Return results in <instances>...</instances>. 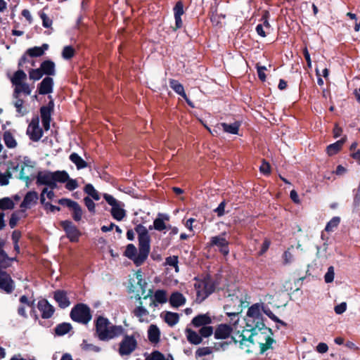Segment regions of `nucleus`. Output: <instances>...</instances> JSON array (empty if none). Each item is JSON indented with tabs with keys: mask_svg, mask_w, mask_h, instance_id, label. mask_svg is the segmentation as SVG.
<instances>
[{
	"mask_svg": "<svg viewBox=\"0 0 360 360\" xmlns=\"http://www.w3.org/2000/svg\"><path fill=\"white\" fill-rule=\"evenodd\" d=\"M250 330L243 331L241 334H237L231 338L235 343H238L239 347L242 349H245L247 352H251V347L256 343L260 347V351L264 353L271 347L274 339L269 335H264L262 333L258 334L255 331L250 333Z\"/></svg>",
	"mask_w": 360,
	"mask_h": 360,
	"instance_id": "f257e3e1",
	"label": "nucleus"
},
{
	"mask_svg": "<svg viewBox=\"0 0 360 360\" xmlns=\"http://www.w3.org/2000/svg\"><path fill=\"white\" fill-rule=\"evenodd\" d=\"M96 335L101 341L116 338L124 333L122 326L112 324L107 318L99 316L95 320Z\"/></svg>",
	"mask_w": 360,
	"mask_h": 360,
	"instance_id": "f03ea898",
	"label": "nucleus"
},
{
	"mask_svg": "<svg viewBox=\"0 0 360 360\" xmlns=\"http://www.w3.org/2000/svg\"><path fill=\"white\" fill-rule=\"evenodd\" d=\"M135 231L138 234L139 253L132 259L136 266L141 265L148 257L150 249V237L148 229L142 224L135 227Z\"/></svg>",
	"mask_w": 360,
	"mask_h": 360,
	"instance_id": "7ed1b4c3",
	"label": "nucleus"
},
{
	"mask_svg": "<svg viewBox=\"0 0 360 360\" xmlns=\"http://www.w3.org/2000/svg\"><path fill=\"white\" fill-rule=\"evenodd\" d=\"M26 79L27 75L22 69L13 73L11 78V82L13 86V98L20 97L21 94L25 96L31 94L34 87L25 82Z\"/></svg>",
	"mask_w": 360,
	"mask_h": 360,
	"instance_id": "20e7f679",
	"label": "nucleus"
},
{
	"mask_svg": "<svg viewBox=\"0 0 360 360\" xmlns=\"http://www.w3.org/2000/svg\"><path fill=\"white\" fill-rule=\"evenodd\" d=\"M245 321L247 327L252 331H255L257 329L261 330L265 328L259 304H254L249 307Z\"/></svg>",
	"mask_w": 360,
	"mask_h": 360,
	"instance_id": "39448f33",
	"label": "nucleus"
},
{
	"mask_svg": "<svg viewBox=\"0 0 360 360\" xmlns=\"http://www.w3.org/2000/svg\"><path fill=\"white\" fill-rule=\"evenodd\" d=\"M35 165V161L32 160L27 156H25L19 160V162L15 166L13 167V169L20 170L19 178L29 183L34 175Z\"/></svg>",
	"mask_w": 360,
	"mask_h": 360,
	"instance_id": "423d86ee",
	"label": "nucleus"
},
{
	"mask_svg": "<svg viewBox=\"0 0 360 360\" xmlns=\"http://www.w3.org/2000/svg\"><path fill=\"white\" fill-rule=\"evenodd\" d=\"M36 178V184L38 186H47L52 180H58L59 183H65L68 178V174L65 171H44L39 172Z\"/></svg>",
	"mask_w": 360,
	"mask_h": 360,
	"instance_id": "0eeeda50",
	"label": "nucleus"
},
{
	"mask_svg": "<svg viewBox=\"0 0 360 360\" xmlns=\"http://www.w3.org/2000/svg\"><path fill=\"white\" fill-rule=\"evenodd\" d=\"M70 317L74 321L86 325L92 318L91 309L85 304H77L72 309Z\"/></svg>",
	"mask_w": 360,
	"mask_h": 360,
	"instance_id": "6e6552de",
	"label": "nucleus"
},
{
	"mask_svg": "<svg viewBox=\"0 0 360 360\" xmlns=\"http://www.w3.org/2000/svg\"><path fill=\"white\" fill-rule=\"evenodd\" d=\"M103 197L112 207L110 210L112 217L117 221H122L126 217V210L124 209V204L108 193H103Z\"/></svg>",
	"mask_w": 360,
	"mask_h": 360,
	"instance_id": "1a4fd4ad",
	"label": "nucleus"
},
{
	"mask_svg": "<svg viewBox=\"0 0 360 360\" xmlns=\"http://www.w3.org/2000/svg\"><path fill=\"white\" fill-rule=\"evenodd\" d=\"M137 345L134 335H124L119 343L118 353L121 356H128L136 349Z\"/></svg>",
	"mask_w": 360,
	"mask_h": 360,
	"instance_id": "9d476101",
	"label": "nucleus"
},
{
	"mask_svg": "<svg viewBox=\"0 0 360 360\" xmlns=\"http://www.w3.org/2000/svg\"><path fill=\"white\" fill-rule=\"evenodd\" d=\"M215 286L211 279L206 278L198 281L195 284V289L196 290L197 300L199 302L203 301L214 290Z\"/></svg>",
	"mask_w": 360,
	"mask_h": 360,
	"instance_id": "9b49d317",
	"label": "nucleus"
},
{
	"mask_svg": "<svg viewBox=\"0 0 360 360\" xmlns=\"http://www.w3.org/2000/svg\"><path fill=\"white\" fill-rule=\"evenodd\" d=\"M48 49L49 45L47 44H43L41 46H34L28 49L19 60L18 67H22L23 64L27 60V56L32 58L40 57L44 54Z\"/></svg>",
	"mask_w": 360,
	"mask_h": 360,
	"instance_id": "f8f14e48",
	"label": "nucleus"
},
{
	"mask_svg": "<svg viewBox=\"0 0 360 360\" xmlns=\"http://www.w3.org/2000/svg\"><path fill=\"white\" fill-rule=\"evenodd\" d=\"M225 233L221 235L213 236L210 238V246H216L219 252L224 256H226L229 253V242L225 238Z\"/></svg>",
	"mask_w": 360,
	"mask_h": 360,
	"instance_id": "ddd939ff",
	"label": "nucleus"
},
{
	"mask_svg": "<svg viewBox=\"0 0 360 360\" xmlns=\"http://www.w3.org/2000/svg\"><path fill=\"white\" fill-rule=\"evenodd\" d=\"M60 224L69 240L71 242H77L81 233L76 226L68 220L61 221Z\"/></svg>",
	"mask_w": 360,
	"mask_h": 360,
	"instance_id": "4468645a",
	"label": "nucleus"
},
{
	"mask_svg": "<svg viewBox=\"0 0 360 360\" xmlns=\"http://www.w3.org/2000/svg\"><path fill=\"white\" fill-rule=\"evenodd\" d=\"M27 134L33 141H38L43 136V131L39 126V118H33L27 129Z\"/></svg>",
	"mask_w": 360,
	"mask_h": 360,
	"instance_id": "2eb2a0df",
	"label": "nucleus"
},
{
	"mask_svg": "<svg viewBox=\"0 0 360 360\" xmlns=\"http://www.w3.org/2000/svg\"><path fill=\"white\" fill-rule=\"evenodd\" d=\"M39 195L34 191H28L22 201L20 207L21 212H25L27 209H30L37 204Z\"/></svg>",
	"mask_w": 360,
	"mask_h": 360,
	"instance_id": "dca6fc26",
	"label": "nucleus"
},
{
	"mask_svg": "<svg viewBox=\"0 0 360 360\" xmlns=\"http://www.w3.org/2000/svg\"><path fill=\"white\" fill-rule=\"evenodd\" d=\"M53 109V102L51 101L47 105L41 107L40 115L42 125L46 131L50 129V122L51 120V112Z\"/></svg>",
	"mask_w": 360,
	"mask_h": 360,
	"instance_id": "f3484780",
	"label": "nucleus"
},
{
	"mask_svg": "<svg viewBox=\"0 0 360 360\" xmlns=\"http://www.w3.org/2000/svg\"><path fill=\"white\" fill-rule=\"evenodd\" d=\"M15 289V283L11 276L5 271H0V290L12 293Z\"/></svg>",
	"mask_w": 360,
	"mask_h": 360,
	"instance_id": "a211bd4d",
	"label": "nucleus"
},
{
	"mask_svg": "<svg viewBox=\"0 0 360 360\" xmlns=\"http://www.w3.org/2000/svg\"><path fill=\"white\" fill-rule=\"evenodd\" d=\"M169 216L164 213H158V217L153 221V225L149 226V229H153L158 231H162L167 230L168 225L166 224L167 221H169Z\"/></svg>",
	"mask_w": 360,
	"mask_h": 360,
	"instance_id": "6ab92c4d",
	"label": "nucleus"
},
{
	"mask_svg": "<svg viewBox=\"0 0 360 360\" xmlns=\"http://www.w3.org/2000/svg\"><path fill=\"white\" fill-rule=\"evenodd\" d=\"M37 308L41 313L42 319H47L51 318L55 309L46 300H41L37 303Z\"/></svg>",
	"mask_w": 360,
	"mask_h": 360,
	"instance_id": "aec40b11",
	"label": "nucleus"
},
{
	"mask_svg": "<svg viewBox=\"0 0 360 360\" xmlns=\"http://www.w3.org/2000/svg\"><path fill=\"white\" fill-rule=\"evenodd\" d=\"M53 79L51 77H44L37 86V92L40 95H46L53 92Z\"/></svg>",
	"mask_w": 360,
	"mask_h": 360,
	"instance_id": "412c9836",
	"label": "nucleus"
},
{
	"mask_svg": "<svg viewBox=\"0 0 360 360\" xmlns=\"http://www.w3.org/2000/svg\"><path fill=\"white\" fill-rule=\"evenodd\" d=\"M233 331V328L228 324L221 323L217 326L214 332V336L215 339L222 340L228 338Z\"/></svg>",
	"mask_w": 360,
	"mask_h": 360,
	"instance_id": "4be33fe9",
	"label": "nucleus"
},
{
	"mask_svg": "<svg viewBox=\"0 0 360 360\" xmlns=\"http://www.w3.org/2000/svg\"><path fill=\"white\" fill-rule=\"evenodd\" d=\"M174 15L175 19V25L176 29L182 27L183 22L181 20V15L184 13V4L182 1H179L176 3L174 8Z\"/></svg>",
	"mask_w": 360,
	"mask_h": 360,
	"instance_id": "5701e85b",
	"label": "nucleus"
},
{
	"mask_svg": "<svg viewBox=\"0 0 360 360\" xmlns=\"http://www.w3.org/2000/svg\"><path fill=\"white\" fill-rule=\"evenodd\" d=\"M240 126V124L238 122H234L231 124L221 122L217 124V128L222 129L224 132L228 134H238Z\"/></svg>",
	"mask_w": 360,
	"mask_h": 360,
	"instance_id": "b1692460",
	"label": "nucleus"
},
{
	"mask_svg": "<svg viewBox=\"0 0 360 360\" xmlns=\"http://www.w3.org/2000/svg\"><path fill=\"white\" fill-rule=\"evenodd\" d=\"M39 68L44 75H46L47 77H49L54 76L56 75V65L51 60H46L43 61Z\"/></svg>",
	"mask_w": 360,
	"mask_h": 360,
	"instance_id": "393cba45",
	"label": "nucleus"
},
{
	"mask_svg": "<svg viewBox=\"0 0 360 360\" xmlns=\"http://www.w3.org/2000/svg\"><path fill=\"white\" fill-rule=\"evenodd\" d=\"M191 323L195 327H203L210 325L212 319L207 314H199L192 319Z\"/></svg>",
	"mask_w": 360,
	"mask_h": 360,
	"instance_id": "a878e982",
	"label": "nucleus"
},
{
	"mask_svg": "<svg viewBox=\"0 0 360 360\" xmlns=\"http://www.w3.org/2000/svg\"><path fill=\"white\" fill-rule=\"evenodd\" d=\"M54 299L60 308L65 309L70 304V302L65 291L58 290L54 293Z\"/></svg>",
	"mask_w": 360,
	"mask_h": 360,
	"instance_id": "bb28decb",
	"label": "nucleus"
},
{
	"mask_svg": "<svg viewBox=\"0 0 360 360\" xmlns=\"http://www.w3.org/2000/svg\"><path fill=\"white\" fill-rule=\"evenodd\" d=\"M169 86L176 94L181 96L186 101L189 105L192 106L191 101L186 96V94L184 91V88L181 84H180L177 80L170 79Z\"/></svg>",
	"mask_w": 360,
	"mask_h": 360,
	"instance_id": "cd10ccee",
	"label": "nucleus"
},
{
	"mask_svg": "<svg viewBox=\"0 0 360 360\" xmlns=\"http://www.w3.org/2000/svg\"><path fill=\"white\" fill-rule=\"evenodd\" d=\"M160 316L164 321L172 327L175 326L179 321V315L175 312L164 311Z\"/></svg>",
	"mask_w": 360,
	"mask_h": 360,
	"instance_id": "c85d7f7f",
	"label": "nucleus"
},
{
	"mask_svg": "<svg viewBox=\"0 0 360 360\" xmlns=\"http://www.w3.org/2000/svg\"><path fill=\"white\" fill-rule=\"evenodd\" d=\"M169 301L172 307H179L185 304L186 298L181 292H174L172 293Z\"/></svg>",
	"mask_w": 360,
	"mask_h": 360,
	"instance_id": "c756f323",
	"label": "nucleus"
},
{
	"mask_svg": "<svg viewBox=\"0 0 360 360\" xmlns=\"http://www.w3.org/2000/svg\"><path fill=\"white\" fill-rule=\"evenodd\" d=\"M15 101H13V105L15 108L16 110V116L22 117L28 113L27 108L24 105V101L21 99L19 96L17 98H13Z\"/></svg>",
	"mask_w": 360,
	"mask_h": 360,
	"instance_id": "7c9ffc66",
	"label": "nucleus"
},
{
	"mask_svg": "<svg viewBox=\"0 0 360 360\" xmlns=\"http://www.w3.org/2000/svg\"><path fill=\"white\" fill-rule=\"evenodd\" d=\"M185 333L188 341L193 345H199L202 342V339L198 333L191 330V328H186Z\"/></svg>",
	"mask_w": 360,
	"mask_h": 360,
	"instance_id": "2f4dec72",
	"label": "nucleus"
},
{
	"mask_svg": "<svg viewBox=\"0 0 360 360\" xmlns=\"http://www.w3.org/2000/svg\"><path fill=\"white\" fill-rule=\"evenodd\" d=\"M160 332L156 325H150L148 330V338L150 342L157 343L160 340Z\"/></svg>",
	"mask_w": 360,
	"mask_h": 360,
	"instance_id": "473e14b6",
	"label": "nucleus"
},
{
	"mask_svg": "<svg viewBox=\"0 0 360 360\" xmlns=\"http://www.w3.org/2000/svg\"><path fill=\"white\" fill-rule=\"evenodd\" d=\"M72 330V326L69 323H62L58 324L55 328L54 332L55 335L57 336H62L68 333H69Z\"/></svg>",
	"mask_w": 360,
	"mask_h": 360,
	"instance_id": "72a5a7b5",
	"label": "nucleus"
},
{
	"mask_svg": "<svg viewBox=\"0 0 360 360\" xmlns=\"http://www.w3.org/2000/svg\"><path fill=\"white\" fill-rule=\"evenodd\" d=\"M70 160L73 162L77 169H82L87 167V163L77 153H72L70 155Z\"/></svg>",
	"mask_w": 360,
	"mask_h": 360,
	"instance_id": "f704fd0d",
	"label": "nucleus"
},
{
	"mask_svg": "<svg viewBox=\"0 0 360 360\" xmlns=\"http://www.w3.org/2000/svg\"><path fill=\"white\" fill-rule=\"evenodd\" d=\"M133 314L137 317L141 322L147 321L149 314L148 311L142 306H139L133 310Z\"/></svg>",
	"mask_w": 360,
	"mask_h": 360,
	"instance_id": "c9c22d12",
	"label": "nucleus"
},
{
	"mask_svg": "<svg viewBox=\"0 0 360 360\" xmlns=\"http://www.w3.org/2000/svg\"><path fill=\"white\" fill-rule=\"evenodd\" d=\"M84 192L88 195L89 198L94 200H99L101 197L98 191L95 189L94 186L91 184H88L84 186Z\"/></svg>",
	"mask_w": 360,
	"mask_h": 360,
	"instance_id": "e433bc0d",
	"label": "nucleus"
},
{
	"mask_svg": "<svg viewBox=\"0 0 360 360\" xmlns=\"http://www.w3.org/2000/svg\"><path fill=\"white\" fill-rule=\"evenodd\" d=\"M154 302L164 304L167 302V292L165 290H157L154 293Z\"/></svg>",
	"mask_w": 360,
	"mask_h": 360,
	"instance_id": "4c0bfd02",
	"label": "nucleus"
},
{
	"mask_svg": "<svg viewBox=\"0 0 360 360\" xmlns=\"http://www.w3.org/2000/svg\"><path fill=\"white\" fill-rule=\"evenodd\" d=\"M262 309L263 312L272 321L274 322L280 323L283 326H286V323L283 321L282 320L279 319L271 311L269 307H262Z\"/></svg>",
	"mask_w": 360,
	"mask_h": 360,
	"instance_id": "58836bf2",
	"label": "nucleus"
},
{
	"mask_svg": "<svg viewBox=\"0 0 360 360\" xmlns=\"http://www.w3.org/2000/svg\"><path fill=\"white\" fill-rule=\"evenodd\" d=\"M71 210L72 211L73 219L75 221H79L82 218L83 211L79 203L76 202Z\"/></svg>",
	"mask_w": 360,
	"mask_h": 360,
	"instance_id": "ea45409f",
	"label": "nucleus"
},
{
	"mask_svg": "<svg viewBox=\"0 0 360 360\" xmlns=\"http://www.w3.org/2000/svg\"><path fill=\"white\" fill-rule=\"evenodd\" d=\"M14 202L8 197L0 199V209L2 210H13L14 208Z\"/></svg>",
	"mask_w": 360,
	"mask_h": 360,
	"instance_id": "a19ab883",
	"label": "nucleus"
},
{
	"mask_svg": "<svg viewBox=\"0 0 360 360\" xmlns=\"http://www.w3.org/2000/svg\"><path fill=\"white\" fill-rule=\"evenodd\" d=\"M4 140L6 146L9 148H13L17 145L16 141L15 140L14 137L8 131H6L4 133Z\"/></svg>",
	"mask_w": 360,
	"mask_h": 360,
	"instance_id": "79ce46f5",
	"label": "nucleus"
},
{
	"mask_svg": "<svg viewBox=\"0 0 360 360\" xmlns=\"http://www.w3.org/2000/svg\"><path fill=\"white\" fill-rule=\"evenodd\" d=\"M343 141H338L337 142L329 145L327 147V153L329 155H333L336 154L342 148Z\"/></svg>",
	"mask_w": 360,
	"mask_h": 360,
	"instance_id": "37998d69",
	"label": "nucleus"
},
{
	"mask_svg": "<svg viewBox=\"0 0 360 360\" xmlns=\"http://www.w3.org/2000/svg\"><path fill=\"white\" fill-rule=\"evenodd\" d=\"M340 222L339 217H333L326 224L325 231L327 232H332L338 227Z\"/></svg>",
	"mask_w": 360,
	"mask_h": 360,
	"instance_id": "c03bdc74",
	"label": "nucleus"
},
{
	"mask_svg": "<svg viewBox=\"0 0 360 360\" xmlns=\"http://www.w3.org/2000/svg\"><path fill=\"white\" fill-rule=\"evenodd\" d=\"M29 78L30 80L38 81L44 76L40 68L36 69H30L28 71Z\"/></svg>",
	"mask_w": 360,
	"mask_h": 360,
	"instance_id": "a18cd8bd",
	"label": "nucleus"
},
{
	"mask_svg": "<svg viewBox=\"0 0 360 360\" xmlns=\"http://www.w3.org/2000/svg\"><path fill=\"white\" fill-rule=\"evenodd\" d=\"M178 264L179 259L177 256H170L165 259V264L174 267L176 273L179 271Z\"/></svg>",
	"mask_w": 360,
	"mask_h": 360,
	"instance_id": "49530a36",
	"label": "nucleus"
},
{
	"mask_svg": "<svg viewBox=\"0 0 360 360\" xmlns=\"http://www.w3.org/2000/svg\"><path fill=\"white\" fill-rule=\"evenodd\" d=\"M81 347L83 350L87 352L91 351L94 352H98L101 350V348L99 347L89 343L86 340H84L82 341V343L81 344Z\"/></svg>",
	"mask_w": 360,
	"mask_h": 360,
	"instance_id": "de8ad7c7",
	"label": "nucleus"
},
{
	"mask_svg": "<svg viewBox=\"0 0 360 360\" xmlns=\"http://www.w3.org/2000/svg\"><path fill=\"white\" fill-rule=\"evenodd\" d=\"M14 259H10L7 254L4 251L0 252V271L1 269H5L9 265V262L11 260H13Z\"/></svg>",
	"mask_w": 360,
	"mask_h": 360,
	"instance_id": "09e8293b",
	"label": "nucleus"
},
{
	"mask_svg": "<svg viewBox=\"0 0 360 360\" xmlns=\"http://www.w3.org/2000/svg\"><path fill=\"white\" fill-rule=\"evenodd\" d=\"M213 352V348L210 347H204L198 348L195 352L196 358L210 355Z\"/></svg>",
	"mask_w": 360,
	"mask_h": 360,
	"instance_id": "8fccbe9b",
	"label": "nucleus"
},
{
	"mask_svg": "<svg viewBox=\"0 0 360 360\" xmlns=\"http://www.w3.org/2000/svg\"><path fill=\"white\" fill-rule=\"evenodd\" d=\"M224 18V15L212 13L210 20L214 26H221V20Z\"/></svg>",
	"mask_w": 360,
	"mask_h": 360,
	"instance_id": "3c124183",
	"label": "nucleus"
},
{
	"mask_svg": "<svg viewBox=\"0 0 360 360\" xmlns=\"http://www.w3.org/2000/svg\"><path fill=\"white\" fill-rule=\"evenodd\" d=\"M213 333H214L213 328L209 325L206 326L201 327V328L199 330V335L201 337V338H208Z\"/></svg>",
	"mask_w": 360,
	"mask_h": 360,
	"instance_id": "603ef678",
	"label": "nucleus"
},
{
	"mask_svg": "<svg viewBox=\"0 0 360 360\" xmlns=\"http://www.w3.org/2000/svg\"><path fill=\"white\" fill-rule=\"evenodd\" d=\"M39 17L42 20V25L46 28H49L51 27L53 21L50 19L48 15L44 13L43 11H40L39 13Z\"/></svg>",
	"mask_w": 360,
	"mask_h": 360,
	"instance_id": "864d4df0",
	"label": "nucleus"
},
{
	"mask_svg": "<svg viewBox=\"0 0 360 360\" xmlns=\"http://www.w3.org/2000/svg\"><path fill=\"white\" fill-rule=\"evenodd\" d=\"M136 254V248L133 244L127 245L124 255L130 259H132Z\"/></svg>",
	"mask_w": 360,
	"mask_h": 360,
	"instance_id": "5fc2aeb1",
	"label": "nucleus"
},
{
	"mask_svg": "<svg viewBox=\"0 0 360 360\" xmlns=\"http://www.w3.org/2000/svg\"><path fill=\"white\" fill-rule=\"evenodd\" d=\"M75 53L74 49L70 46H65L63 52H62V56L65 59H70L73 57Z\"/></svg>",
	"mask_w": 360,
	"mask_h": 360,
	"instance_id": "6e6d98bb",
	"label": "nucleus"
},
{
	"mask_svg": "<svg viewBox=\"0 0 360 360\" xmlns=\"http://www.w3.org/2000/svg\"><path fill=\"white\" fill-rule=\"evenodd\" d=\"M84 202L85 206L87 207L88 210L91 213H93V214L95 213V212H96V210H95L96 205L94 202L93 199H91L89 196L84 197Z\"/></svg>",
	"mask_w": 360,
	"mask_h": 360,
	"instance_id": "4d7b16f0",
	"label": "nucleus"
},
{
	"mask_svg": "<svg viewBox=\"0 0 360 360\" xmlns=\"http://www.w3.org/2000/svg\"><path fill=\"white\" fill-rule=\"evenodd\" d=\"M65 183H66V184H65L66 189H68V191H70L76 189L78 187V183H77V180L70 179L69 176H68L67 181H65Z\"/></svg>",
	"mask_w": 360,
	"mask_h": 360,
	"instance_id": "13d9d810",
	"label": "nucleus"
},
{
	"mask_svg": "<svg viewBox=\"0 0 360 360\" xmlns=\"http://www.w3.org/2000/svg\"><path fill=\"white\" fill-rule=\"evenodd\" d=\"M43 206L44 210L49 212H55L56 211H60V208L59 207L55 206L50 202H48L45 201L44 203H41Z\"/></svg>",
	"mask_w": 360,
	"mask_h": 360,
	"instance_id": "bf43d9fd",
	"label": "nucleus"
},
{
	"mask_svg": "<svg viewBox=\"0 0 360 360\" xmlns=\"http://www.w3.org/2000/svg\"><path fill=\"white\" fill-rule=\"evenodd\" d=\"M325 282L327 283H331L334 279V269L333 266L328 269V271L324 276Z\"/></svg>",
	"mask_w": 360,
	"mask_h": 360,
	"instance_id": "052dcab7",
	"label": "nucleus"
},
{
	"mask_svg": "<svg viewBox=\"0 0 360 360\" xmlns=\"http://www.w3.org/2000/svg\"><path fill=\"white\" fill-rule=\"evenodd\" d=\"M58 203L71 210L74 205L76 203V201H73L68 198H61L58 200Z\"/></svg>",
	"mask_w": 360,
	"mask_h": 360,
	"instance_id": "680f3d73",
	"label": "nucleus"
},
{
	"mask_svg": "<svg viewBox=\"0 0 360 360\" xmlns=\"http://www.w3.org/2000/svg\"><path fill=\"white\" fill-rule=\"evenodd\" d=\"M11 177V174L9 172L2 174L0 173V185L6 186L9 183V179Z\"/></svg>",
	"mask_w": 360,
	"mask_h": 360,
	"instance_id": "e2e57ef3",
	"label": "nucleus"
},
{
	"mask_svg": "<svg viewBox=\"0 0 360 360\" xmlns=\"http://www.w3.org/2000/svg\"><path fill=\"white\" fill-rule=\"evenodd\" d=\"M19 219H20L19 214L18 212L13 213L11 214L10 220H9V226H11V228H12V229L14 228L16 226Z\"/></svg>",
	"mask_w": 360,
	"mask_h": 360,
	"instance_id": "0e129e2a",
	"label": "nucleus"
},
{
	"mask_svg": "<svg viewBox=\"0 0 360 360\" xmlns=\"http://www.w3.org/2000/svg\"><path fill=\"white\" fill-rule=\"evenodd\" d=\"M283 264H288L291 263L293 260V255L288 251L286 250L284 252L283 255Z\"/></svg>",
	"mask_w": 360,
	"mask_h": 360,
	"instance_id": "69168bd1",
	"label": "nucleus"
},
{
	"mask_svg": "<svg viewBox=\"0 0 360 360\" xmlns=\"http://www.w3.org/2000/svg\"><path fill=\"white\" fill-rule=\"evenodd\" d=\"M346 309H347L346 302H342L340 304H338L337 306H335L334 308L335 312L337 314H342V313H344L346 311Z\"/></svg>",
	"mask_w": 360,
	"mask_h": 360,
	"instance_id": "338daca9",
	"label": "nucleus"
},
{
	"mask_svg": "<svg viewBox=\"0 0 360 360\" xmlns=\"http://www.w3.org/2000/svg\"><path fill=\"white\" fill-rule=\"evenodd\" d=\"M259 170L262 174H264L265 175L269 174L270 173L269 164L265 161H263L262 165L259 167Z\"/></svg>",
	"mask_w": 360,
	"mask_h": 360,
	"instance_id": "774afa93",
	"label": "nucleus"
}]
</instances>
